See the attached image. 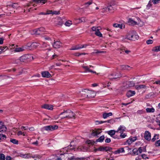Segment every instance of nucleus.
<instances>
[{
    "label": "nucleus",
    "instance_id": "f257e3e1",
    "mask_svg": "<svg viewBox=\"0 0 160 160\" xmlns=\"http://www.w3.org/2000/svg\"><path fill=\"white\" fill-rule=\"evenodd\" d=\"M75 114L72 111L69 110L66 111L64 110V112L61 113L59 114V117L60 119H63L65 118L68 119L73 118L75 119Z\"/></svg>",
    "mask_w": 160,
    "mask_h": 160
},
{
    "label": "nucleus",
    "instance_id": "f03ea898",
    "mask_svg": "<svg viewBox=\"0 0 160 160\" xmlns=\"http://www.w3.org/2000/svg\"><path fill=\"white\" fill-rule=\"evenodd\" d=\"M34 58L31 54H28L24 55L21 57L19 59H18V62L16 63H19L20 62H26L33 60Z\"/></svg>",
    "mask_w": 160,
    "mask_h": 160
},
{
    "label": "nucleus",
    "instance_id": "7ed1b4c3",
    "mask_svg": "<svg viewBox=\"0 0 160 160\" xmlns=\"http://www.w3.org/2000/svg\"><path fill=\"white\" fill-rule=\"evenodd\" d=\"M138 36L136 32L132 31L129 32L127 36V38L130 40H138Z\"/></svg>",
    "mask_w": 160,
    "mask_h": 160
},
{
    "label": "nucleus",
    "instance_id": "20e7f679",
    "mask_svg": "<svg viewBox=\"0 0 160 160\" xmlns=\"http://www.w3.org/2000/svg\"><path fill=\"white\" fill-rule=\"evenodd\" d=\"M84 92L87 93V97L88 98H94L96 95V93L95 92L88 89H84Z\"/></svg>",
    "mask_w": 160,
    "mask_h": 160
},
{
    "label": "nucleus",
    "instance_id": "39448f33",
    "mask_svg": "<svg viewBox=\"0 0 160 160\" xmlns=\"http://www.w3.org/2000/svg\"><path fill=\"white\" fill-rule=\"evenodd\" d=\"M101 132L100 130L99 129L92 130L91 133V135L93 137H98V135L100 134Z\"/></svg>",
    "mask_w": 160,
    "mask_h": 160
},
{
    "label": "nucleus",
    "instance_id": "423d86ee",
    "mask_svg": "<svg viewBox=\"0 0 160 160\" xmlns=\"http://www.w3.org/2000/svg\"><path fill=\"white\" fill-rule=\"evenodd\" d=\"M112 149V148L109 147H100L99 148L96 149L95 151H110Z\"/></svg>",
    "mask_w": 160,
    "mask_h": 160
},
{
    "label": "nucleus",
    "instance_id": "0eeeda50",
    "mask_svg": "<svg viewBox=\"0 0 160 160\" xmlns=\"http://www.w3.org/2000/svg\"><path fill=\"white\" fill-rule=\"evenodd\" d=\"M144 138L148 141H150L151 140V134L149 131H146L145 132Z\"/></svg>",
    "mask_w": 160,
    "mask_h": 160
},
{
    "label": "nucleus",
    "instance_id": "6e6552de",
    "mask_svg": "<svg viewBox=\"0 0 160 160\" xmlns=\"http://www.w3.org/2000/svg\"><path fill=\"white\" fill-rule=\"evenodd\" d=\"M52 45L53 47L54 48H59L62 46V43L60 41H56L54 42L53 44Z\"/></svg>",
    "mask_w": 160,
    "mask_h": 160
},
{
    "label": "nucleus",
    "instance_id": "1a4fd4ad",
    "mask_svg": "<svg viewBox=\"0 0 160 160\" xmlns=\"http://www.w3.org/2000/svg\"><path fill=\"white\" fill-rule=\"evenodd\" d=\"M41 74L42 77L49 78L50 77V73L48 71H45L42 72Z\"/></svg>",
    "mask_w": 160,
    "mask_h": 160
},
{
    "label": "nucleus",
    "instance_id": "9d476101",
    "mask_svg": "<svg viewBox=\"0 0 160 160\" xmlns=\"http://www.w3.org/2000/svg\"><path fill=\"white\" fill-rule=\"evenodd\" d=\"M120 75H118L115 72H113L110 74L109 76V78L110 79H115L119 77Z\"/></svg>",
    "mask_w": 160,
    "mask_h": 160
},
{
    "label": "nucleus",
    "instance_id": "9b49d317",
    "mask_svg": "<svg viewBox=\"0 0 160 160\" xmlns=\"http://www.w3.org/2000/svg\"><path fill=\"white\" fill-rule=\"evenodd\" d=\"M136 139L137 137H134L133 138H130L128 140H127V142L128 145H130L132 142L135 141L136 140Z\"/></svg>",
    "mask_w": 160,
    "mask_h": 160
},
{
    "label": "nucleus",
    "instance_id": "f8f14e48",
    "mask_svg": "<svg viewBox=\"0 0 160 160\" xmlns=\"http://www.w3.org/2000/svg\"><path fill=\"white\" fill-rule=\"evenodd\" d=\"M84 46H81L79 45H77L75 46L72 47L69 50H74L79 49L81 48H83Z\"/></svg>",
    "mask_w": 160,
    "mask_h": 160
},
{
    "label": "nucleus",
    "instance_id": "ddd939ff",
    "mask_svg": "<svg viewBox=\"0 0 160 160\" xmlns=\"http://www.w3.org/2000/svg\"><path fill=\"white\" fill-rule=\"evenodd\" d=\"M31 154L30 153H28L27 154H21L20 156L23 158H31Z\"/></svg>",
    "mask_w": 160,
    "mask_h": 160
},
{
    "label": "nucleus",
    "instance_id": "4468645a",
    "mask_svg": "<svg viewBox=\"0 0 160 160\" xmlns=\"http://www.w3.org/2000/svg\"><path fill=\"white\" fill-rule=\"evenodd\" d=\"M126 129V128L124 126L121 125L118 128L117 132H118L119 131L120 132H123L125 131Z\"/></svg>",
    "mask_w": 160,
    "mask_h": 160
},
{
    "label": "nucleus",
    "instance_id": "2eb2a0df",
    "mask_svg": "<svg viewBox=\"0 0 160 160\" xmlns=\"http://www.w3.org/2000/svg\"><path fill=\"white\" fill-rule=\"evenodd\" d=\"M47 1V0H33L32 2L37 3H41L42 5L45 4Z\"/></svg>",
    "mask_w": 160,
    "mask_h": 160
},
{
    "label": "nucleus",
    "instance_id": "dca6fc26",
    "mask_svg": "<svg viewBox=\"0 0 160 160\" xmlns=\"http://www.w3.org/2000/svg\"><path fill=\"white\" fill-rule=\"evenodd\" d=\"M2 129V130L3 131H6L7 128L5 125L3 124V123L1 121H0V129Z\"/></svg>",
    "mask_w": 160,
    "mask_h": 160
},
{
    "label": "nucleus",
    "instance_id": "f3484780",
    "mask_svg": "<svg viewBox=\"0 0 160 160\" xmlns=\"http://www.w3.org/2000/svg\"><path fill=\"white\" fill-rule=\"evenodd\" d=\"M135 94V92L134 91L129 90L127 93V96L128 97H131Z\"/></svg>",
    "mask_w": 160,
    "mask_h": 160
},
{
    "label": "nucleus",
    "instance_id": "a211bd4d",
    "mask_svg": "<svg viewBox=\"0 0 160 160\" xmlns=\"http://www.w3.org/2000/svg\"><path fill=\"white\" fill-rule=\"evenodd\" d=\"M117 132V131H115L114 130H110L107 132L108 134L111 137H112L115 134V133Z\"/></svg>",
    "mask_w": 160,
    "mask_h": 160
},
{
    "label": "nucleus",
    "instance_id": "6ab92c4d",
    "mask_svg": "<svg viewBox=\"0 0 160 160\" xmlns=\"http://www.w3.org/2000/svg\"><path fill=\"white\" fill-rule=\"evenodd\" d=\"M25 48H24V47H19V48H16L14 49V51L15 52H22L24 50H25Z\"/></svg>",
    "mask_w": 160,
    "mask_h": 160
},
{
    "label": "nucleus",
    "instance_id": "aec40b11",
    "mask_svg": "<svg viewBox=\"0 0 160 160\" xmlns=\"http://www.w3.org/2000/svg\"><path fill=\"white\" fill-rule=\"evenodd\" d=\"M124 152V150L123 148H121L115 151L114 153L115 154H117L119 153L120 152Z\"/></svg>",
    "mask_w": 160,
    "mask_h": 160
},
{
    "label": "nucleus",
    "instance_id": "412c9836",
    "mask_svg": "<svg viewBox=\"0 0 160 160\" xmlns=\"http://www.w3.org/2000/svg\"><path fill=\"white\" fill-rule=\"evenodd\" d=\"M112 115V112H110L109 113H104L103 114V118H106L108 117L111 116Z\"/></svg>",
    "mask_w": 160,
    "mask_h": 160
},
{
    "label": "nucleus",
    "instance_id": "4be33fe9",
    "mask_svg": "<svg viewBox=\"0 0 160 160\" xmlns=\"http://www.w3.org/2000/svg\"><path fill=\"white\" fill-rule=\"evenodd\" d=\"M146 86L143 85H137L135 86V88L137 90H139L141 88H146Z\"/></svg>",
    "mask_w": 160,
    "mask_h": 160
},
{
    "label": "nucleus",
    "instance_id": "5701e85b",
    "mask_svg": "<svg viewBox=\"0 0 160 160\" xmlns=\"http://www.w3.org/2000/svg\"><path fill=\"white\" fill-rule=\"evenodd\" d=\"M120 67L121 69L123 70H130V67L128 65H121Z\"/></svg>",
    "mask_w": 160,
    "mask_h": 160
},
{
    "label": "nucleus",
    "instance_id": "b1692460",
    "mask_svg": "<svg viewBox=\"0 0 160 160\" xmlns=\"http://www.w3.org/2000/svg\"><path fill=\"white\" fill-rule=\"evenodd\" d=\"M41 130L42 131L44 132L45 130L48 131L50 130V125L44 127L42 128Z\"/></svg>",
    "mask_w": 160,
    "mask_h": 160
},
{
    "label": "nucleus",
    "instance_id": "393cba45",
    "mask_svg": "<svg viewBox=\"0 0 160 160\" xmlns=\"http://www.w3.org/2000/svg\"><path fill=\"white\" fill-rule=\"evenodd\" d=\"M146 110L147 112H153L155 111V109L153 108H147Z\"/></svg>",
    "mask_w": 160,
    "mask_h": 160
},
{
    "label": "nucleus",
    "instance_id": "a878e982",
    "mask_svg": "<svg viewBox=\"0 0 160 160\" xmlns=\"http://www.w3.org/2000/svg\"><path fill=\"white\" fill-rule=\"evenodd\" d=\"M152 51L155 52L160 51V46L154 47L152 49Z\"/></svg>",
    "mask_w": 160,
    "mask_h": 160
},
{
    "label": "nucleus",
    "instance_id": "bb28decb",
    "mask_svg": "<svg viewBox=\"0 0 160 160\" xmlns=\"http://www.w3.org/2000/svg\"><path fill=\"white\" fill-rule=\"evenodd\" d=\"M105 138V137L104 135L101 136L99 138L96 140V142H102Z\"/></svg>",
    "mask_w": 160,
    "mask_h": 160
},
{
    "label": "nucleus",
    "instance_id": "cd10ccee",
    "mask_svg": "<svg viewBox=\"0 0 160 160\" xmlns=\"http://www.w3.org/2000/svg\"><path fill=\"white\" fill-rule=\"evenodd\" d=\"M128 22L132 25H136L137 24V22L133 20L132 19L130 18L129 19Z\"/></svg>",
    "mask_w": 160,
    "mask_h": 160
},
{
    "label": "nucleus",
    "instance_id": "c85d7f7f",
    "mask_svg": "<svg viewBox=\"0 0 160 160\" xmlns=\"http://www.w3.org/2000/svg\"><path fill=\"white\" fill-rule=\"evenodd\" d=\"M127 84L128 85V87H131L134 86L135 84L133 82L129 81L127 82Z\"/></svg>",
    "mask_w": 160,
    "mask_h": 160
},
{
    "label": "nucleus",
    "instance_id": "c756f323",
    "mask_svg": "<svg viewBox=\"0 0 160 160\" xmlns=\"http://www.w3.org/2000/svg\"><path fill=\"white\" fill-rule=\"evenodd\" d=\"M41 108L46 109L50 110V106L49 104H45L42 105L41 106Z\"/></svg>",
    "mask_w": 160,
    "mask_h": 160
},
{
    "label": "nucleus",
    "instance_id": "7c9ffc66",
    "mask_svg": "<svg viewBox=\"0 0 160 160\" xmlns=\"http://www.w3.org/2000/svg\"><path fill=\"white\" fill-rule=\"evenodd\" d=\"M158 135L157 134H155L151 140V142H155L157 139H158Z\"/></svg>",
    "mask_w": 160,
    "mask_h": 160
},
{
    "label": "nucleus",
    "instance_id": "2f4dec72",
    "mask_svg": "<svg viewBox=\"0 0 160 160\" xmlns=\"http://www.w3.org/2000/svg\"><path fill=\"white\" fill-rule=\"evenodd\" d=\"M60 14L59 11L51 10V14L53 15H58Z\"/></svg>",
    "mask_w": 160,
    "mask_h": 160
},
{
    "label": "nucleus",
    "instance_id": "473e14b6",
    "mask_svg": "<svg viewBox=\"0 0 160 160\" xmlns=\"http://www.w3.org/2000/svg\"><path fill=\"white\" fill-rule=\"evenodd\" d=\"M95 34L97 36L100 37H102V34L99 31V29H97V31L95 32Z\"/></svg>",
    "mask_w": 160,
    "mask_h": 160
},
{
    "label": "nucleus",
    "instance_id": "72a5a7b5",
    "mask_svg": "<svg viewBox=\"0 0 160 160\" xmlns=\"http://www.w3.org/2000/svg\"><path fill=\"white\" fill-rule=\"evenodd\" d=\"M10 141L13 144H18V141L15 139L11 138Z\"/></svg>",
    "mask_w": 160,
    "mask_h": 160
},
{
    "label": "nucleus",
    "instance_id": "f704fd0d",
    "mask_svg": "<svg viewBox=\"0 0 160 160\" xmlns=\"http://www.w3.org/2000/svg\"><path fill=\"white\" fill-rule=\"evenodd\" d=\"M8 48L7 46H4V47H0V54H1L2 52H4L5 50H4L6 48Z\"/></svg>",
    "mask_w": 160,
    "mask_h": 160
},
{
    "label": "nucleus",
    "instance_id": "c9c22d12",
    "mask_svg": "<svg viewBox=\"0 0 160 160\" xmlns=\"http://www.w3.org/2000/svg\"><path fill=\"white\" fill-rule=\"evenodd\" d=\"M113 26L115 28H122V24L115 23L113 24Z\"/></svg>",
    "mask_w": 160,
    "mask_h": 160
},
{
    "label": "nucleus",
    "instance_id": "e433bc0d",
    "mask_svg": "<svg viewBox=\"0 0 160 160\" xmlns=\"http://www.w3.org/2000/svg\"><path fill=\"white\" fill-rule=\"evenodd\" d=\"M9 6L14 8H17L18 7V4L17 3H13L12 4L9 5Z\"/></svg>",
    "mask_w": 160,
    "mask_h": 160
},
{
    "label": "nucleus",
    "instance_id": "4c0bfd02",
    "mask_svg": "<svg viewBox=\"0 0 160 160\" xmlns=\"http://www.w3.org/2000/svg\"><path fill=\"white\" fill-rule=\"evenodd\" d=\"M77 150L78 151H84L85 148L84 147L82 146H80L78 147L77 148Z\"/></svg>",
    "mask_w": 160,
    "mask_h": 160
},
{
    "label": "nucleus",
    "instance_id": "58836bf2",
    "mask_svg": "<svg viewBox=\"0 0 160 160\" xmlns=\"http://www.w3.org/2000/svg\"><path fill=\"white\" fill-rule=\"evenodd\" d=\"M133 155H136L138 154V150L136 148H134L132 150Z\"/></svg>",
    "mask_w": 160,
    "mask_h": 160
},
{
    "label": "nucleus",
    "instance_id": "ea45409f",
    "mask_svg": "<svg viewBox=\"0 0 160 160\" xmlns=\"http://www.w3.org/2000/svg\"><path fill=\"white\" fill-rule=\"evenodd\" d=\"M58 127L57 125H51V131L54 130L58 129Z\"/></svg>",
    "mask_w": 160,
    "mask_h": 160
},
{
    "label": "nucleus",
    "instance_id": "a19ab883",
    "mask_svg": "<svg viewBox=\"0 0 160 160\" xmlns=\"http://www.w3.org/2000/svg\"><path fill=\"white\" fill-rule=\"evenodd\" d=\"M152 0H150L149 1L148 5L147 6V8L149 9L150 7H151L152 5Z\"/></svg>",
    "mask_w": 160,
    "mask_h": 160
},
{
    "label": "nucleus",
    "instance_id": "79ce46f5",
    "mask_svg": "<svg viewBox=\"0 0 160 160\" xmlns=\"http://www.w3.org/2000/svg\"><path fill=\"white\" fill-rule=\"evenodd\" d=\"M84 89L82 91V97L83 98H87V93L86 92H84Z\"/></svg>",
    "mask_w": 160,
    "mask_h": 160
},
{
    "label": "nucleus",
    "instance_id": "37998d69",
    "mask_svg": "<svg viewBox=\"0 0 160 160\" xmlns=\"http://www.w3.org/2000/svg\"><path fill=\"white\" fill-rule=\"evenodd\" d=\"M38 44L36 42H33L31 45L30 46L32 48H36L38 46Z\"/></svg>",
    "mask_w": 160,
    "mask_h": 160
},
{
    "label": "nucleus",
    "instance_id": "c03bdc74",
    "mask_svg": "<svg viewBox=\"0 0 160 160\" xmlns=\"http://www.w3.org/2000/svg\"><path fill=\"white\" fill-rule=\"evenodd\" d=\"M0 160H5V155L3 153H1L0 154Z\"/></svg>",
    "mask_w": 160,
    "mask_h": 160
},
{
    "label": "nucleus",
    "instance_id": "a18cd8bd",
    "mask_svg": "<svg viewBox=\"0 0 160 160\" xmlns=\"http://www.w3.org/2000/svg\"><path fill=\"white\" fill-rule=\"evenodd\" d=\"M107 8L108 11L110 12H111V11L114 9L112 7L111 4Z\"/></svg>",
    "mask_w": 160,
    "mask_h": 160
},
{
    "label": "nucleus",
    "instance_id": "49530a36",
    "mask_svg": "<svg viewBox=\"0 0 160 160\" xmlns=\"http://www.w3.org/2000/svg\"><path fill=\"white\" fill-rule=\"evenodd\" d=\"M75 147L74 146H72V145H69L67 148V149H70L71 150H72L74 149L75 148Z\"/></svg>",
    "mask_w": 160,
    "mask_h": 160
},
{
    "label": "nucleus",
    "instance_id": "de8ad7c7",
    "mask_svg": "<svg viewBox=\"0 0 160 160\" xmlns=\"http://www.w3.org/2000/svg\"><path fill=\"white\" fill-rule=\"evenodd\" d=\"M41 157V156L40 155H34L33 156H31V158H40Z\"/></svg>",
    "mask_w": 160,
    "mask_h": 160
},
{
    "label": "nucleus",
    "instance_id": "09e8293b",
    "mask_svg": "<svg viewBox=\"0 0 160 160\" xmlns=\"http://www.w3.org/2000/svg\"><path fill=\"white\" fill-rule=\"evenodd\" d=\"M34 32L36 34H40L42 33L41 32H40V31H39L38 28L34 30Z\"/></svg>",
    "mask_w": 160,
    "mask_h": 160
},
{
    "label": "nucleus",
    "instance_id": "8fccbe9b",
    "mask_svg": "<svg viewBox=\"0 0 160 160\" xmlns=\"http://www.w3.org/2000/svg\"><path fill=\"white\" fill-rule=\"evenodd\" d=\"M72 24V22L70 21H67L65 23V25L68 27L70 26Z\"/></svg>",
    "mask_w": 160,
    "mask_h": 160
},
{
    "label": "nucleus",
    "instance_id": "3c124183",
    "mask_svg": "<svg viewBox=\"0 0 160 160\" xmlns=\"http://www.w3.org/2000/svg\"><path fill=\"white\" fill-rule=\"evenodd\" d=\"M6 138L5 135L0 134V140L4 139Z\"/></svg>",
    "mask_w": 160,
    "mask_h": 160
},
{
    "label": "nucleus",
    "instance_id": "603ef678",
    "mask_svg": "<svg viewBox=\"0 0 160 160\" xmlns=\"http://www.w3.org/2000/svg\"><path fill=\"white\" fill-rule=\"evenodd\" d=\"M51 160H62V159L60 158H58L56 156H55L54 158H52Z\"/></svg>",
    "mask_w": 160,
    "mask_h": 160
},
{
    "label": "nucleus",
    "instance_id": "864d4df0",
    "mask_svg": "<svg viewBox=\"0 0 160 160\" xmlns=\"http://www.w3.org/2000/svg\"><path fill=\"white\" fill-rule=\"evenodd\" d=\"M49 14H50V11H48L47 12H40L39 14V15H46Z\"/></svg>",
    "mask_w": 160,
    "mask_h": 160
},
{
    "label": "nucleus",
    "instance_id": "5fc2aeb1",
    "mask_svg": "<svg viewBox=\"0 0 160 160\" xmlns=\"http://www.w3.org/2000/svg\"><path fill=\"white\" fill-rule=\"evenodd\" d=\"M155 145L156 147L160 146V139L156 142L155 143Z\"/></svg>",
    "mask_w": 160,
    "mask_h": 160
},
{
    "label": "nucleus",
    "instance_id": "6e6d98bb",
    "mask_svg": "<svg viewBox=\"0 0 160 160\" xmlns=\"http://www.w3.org/2000/svg\"><path fill=\"white\" fill-rule=\"evenodd\" d=\"M121 134L120 135V137L121 138H124L127 135L125 133H123V132H120Z\"/></svg>",
    "mask_w": 160,
    "mask_h": 160
},
{
    "label": "nucleus",
    "instance_id": "4d7b16f0",
    "mask_svg": "<svg viewBox=\"0 0 160 160\" xmlns=\"http://www.w3.org/2000/svg\"><path fill=\"white\" fill-rule=\"evenodd\" d=\"M92 0H91L85 3V5H87V6H88L89 5L92 4Z\"/></svg>",
    "mask_w": 160,
    "mask_h": 160
},
{
    "label": "nucleus",
    "instance_id": "13d9d810",
    "mask_svg": "<svg viewBox=\"0 0 160 160\" xmlns=\"http://www.w3.org/2000/svg\"><path fill=\"white\" fill-rule=\"evenodd\" d=\"M137 113L142 114L145 113V111L142 110H138L137 112Z\"/></svg>",
    "mask_w": 160,
    "mask_h": 160
},
{
    "label": "nucleus",
    "instance_id": "bf43d9fd",
    "mask_svg": "<svg viewBox=\"0 0 160 160\" xmlns=\"http://www.w3.org/2000/svg\"><path fill=\"white\" fill-rule=\"evenodd\" d=\"M87 143L88 144L93 145L94 143V142L92 140H88L87 142Z\"/></svg>",
    "mask_w": 160,
    "mask_h": 160
},
{
    "label": "nucleus",
    "instance_id": "052dcab7",
    "mask_svg": "<svg viewBox=\"0 0 160 160\" xmlns=\"http://www.w3.org/2000/svg\"><path fill=\"white\" fill-rule=\"evenodd\" d=\"M153 41L151 40H148L147 41L146 43L148 44H152L153 43Z\"/></svg>",
    "mask_w": 160,
    "mask_h": 160
},
{
    "label": "nucleus",
    "instance_id": "680f3d73",
    "mask_svg": "<svg viewBox=\"0 0 160 160\" xmlns=\"http://www.w3.org/2000/svg\"><path fill=\"white\" fill-rule=\"evenodd\" d=\"M95 51H96V52H95V53H103L106 52L104 51H99L98 50H95Z\"/></svg>",
    "mask_w": 160,
    "mask_h": 160
},
{
    "label": "nucleus",
    "instance_id": "e2e57ef3",
    "mask_svg": "<svg viewBox=\"0 0 160 160\" xmlns=\"http://www.w3.org/2000/svg\"><path fill=\"white\" fill-rule=\"evenodd\" d=\"M85 72H92L93 73H96V72L95 71H93L92 70H90L89 68L87 69V70L85 71Z\"/></svg>",
    "mask_w": 160,
    "mask_h": 160
},
{
    "label": "nucleus",
    "instance_id": "0e129e2a",
    "mask_svg": "<svg viewBox=\"0 0 160 160\" xmlns=\"http://www.w3.org/2000/svg\"><path fill=\"white\" fill-rule=\"evenodd\" d=\"M102 9V12H104L107 11V10H108V8L105 7L104 8H103Z\"/></svg>",
    "mask_w": 160,
    "mask_h": 160
},
{
    "label": "nucleus",
    "instance_id": "69168bd1",
    "mask_svg": "<svg viewBox=\"0 0 160 160\" xmlns=\"http://www.w3.org/2000/svg\"><path fill=\"white\" fill-rule=\"evenodd\" d=\"M141 156L142 157V158L143 159H146V158H148L147 156V155L144 154H142Z\"/></svg>",
    "mask_w": 160,
    "mask_h": 160
},
{
    "label": "nucleus",
    "instance_id": "338daca9",
    "mask_svg": "<svg viewBox=\"0 0 160 160\" xmlns=\"http://www.w3.org/2000/svg\"><path fill=\"white\" fill-rule=\"evenodd\" d=\"M159 1H160V0H152V2L154 4H157L158 3Z\"/></svg>",
    "mask_w": 160,
    "mask_h": 160
},
{
    "label": "nucleus",
    "instance_id": "774afa93",
    "mask_svg": "<svg viewBox=\"0 0 160 160\" xmlns=\"http://www.w3.org/2000/svg\"><path fill=\"white\" fill-rule=\"evenodd\" d=\"M142 147H139L138 150V154L141 153L142 152Z\"/></svg>",
    "mask_w": 160,
    "mask_h": 160
}]
</instances>
